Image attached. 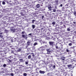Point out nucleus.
<instances>
[{
    "instance_id": "2",
    "label": "nucleus",
    "mask_w": 76,
    "mask_h": 76,
    "mask_svg": "<svg viewBox=\"0 0 76 76\" xmlns=\"http://www.w3.org/2000/svg\"><path fill=\"white\" fill-rule=\"evenodd\" d=\"M49 44L50 45H54V42H49Z\"/></svg>"
},
{
    "instance_id": "39",
    "label": "nucleus",
    "mask_w": 76,
    "mask_h": 76,
    "mask_svg": "<svg viewBox=\"0 0 76 76\" xmlns=\"http://www.w3.org/2000/svg\"><path fill=\"white\" fill-rule=\"evenodd\" d=\"M64 76H66V73H64Z\"/></svg>"
},
{
    "instance_id": "46",
    "label": "nucleus",
    "mask_w": 76,
    "mask_h": 76,
    "mask_svg": "<svg viewBox=\"0 0 76 76\" xmlns=\"http://www.w3.org/2000/svg\"><path fill=\"white\" fill-rule=\"evenodd\" d=\"M1 41H2V39H1V40H0V42H1Z\"/></svg>"
},
{
    "instance_id": "5",
    "label": "nucleus",
    "mask_w": 76,
    "mask_h": 76,
    "mask_svg": "<svg viewBox=\"0 0 76 76\" xmlns=\"http://www.w3.org/2000/svg\"><path fill=\"white\" fill-rule=\"evenodd\" d=\"M52 8V7H51V6H49L48 7V9H49V10H51V9Z\"/></svg>"
},
{
    "instance_id": "24",
    "label": "nucleus",
    "mask_w": 76,
    "mask_h": 76,
    "mask_svg": "<svg viewBox=\"0 0 76 76\" xmlns=\"http://www.w3.org/2000/svg\"><path fill=\"white\" fill-rule=\"evenodd\" d=\"M25 64H28V62H25Z\"/></svg>"
},
{
    "instance_id": "9",
    "label": "nucleus",
    "mask_w": 76,
    "mask_h": 76,
    "mask_svg": "<svg viewBox=\"0 0 76 76\" xmlns=\"http://www.w3.org/2000/svg\"><path fill=\"white\" fill-rule=\"evenodd\" d=\"M40 5L39 4H38L37 5H36V7H37V8H39L40 7Z\"/></svg>"
},
{
    "instance_id": "6",
    "label": "nucleus",
    "mask_w": 76,
    "mask_h": 76,
    "mask_svg": "<svg viewBox=\"0 0 76 76\" xmlns=\"http://www.w3.org/2000/svg\"><path fill=\"white\" fill-rule=\"evenodd\" d=\"M31 43V41H28L27 42V45H30V43Z\"/></svg>"
},
{
    "instance_id": "4",
    "label": "nucleus",
    "mask_w": 76,
    "mask_h": 76,
    "mask_svg": "<svg viewBox=\"0 0 76 76\" xmlns=\"http://www.w3.org/2000/svg\"><path fill=\"white\" fill-rule=\"evenodd\" d=\"M60 60H61L62 61H63V60H65V57H61L60 58Z\"/></svg>"
},
{
    "instance_id": "15",
    "label": "nucleus",
    "mask_w": 76,
    "mask_h": 76,
    "mask_svg": "<svg viewBox=\"0 0 76 76\" xmlns=\"http://www.w3.org/2000/svg\"><path fill=\"white\" fill-rule=\"evenodd\" d=\"M74 14L75 15V16H76V12L75 11L74 12Z\"/></svg>"
},
{
    "instance_id": "45",
    "label": "nucleus",
    "mask_w": 76,
    "mask_h": 76,
    "mask_svg": "<svg viewBox=\"0 0 76 76\" xmlns=\"http://www.w3.org/2000/svg\"><path fill=\"white\" fill-rule=\"evenodd\" d=\"M11 53H13V51H12V52H11Z\"/></svg>"
},
{
    "instance_id": "11",
    "label": "nucleus",
    "mask_w": 76,
    "mask_h": 76,
    "mask_svg": "<svg viewBox=\"0 0 76 76\" xmlns=\"http://www.w3.org/2000/svg\"><path fill=\"white\" fill-rule=\"evenodd\" d=\"M31 58V55H29L28 56V59H30Z\"/></svg>"
},
{
    "instance_id": "22",
    "label": "nucleus",
    "mask_w": 76,
    "mask_h": 76,
    "mask_svg": "<svg viewBox=\"0 0 76 76\" xmlns=\"http://www.w3.org/2000/svg\"><path fill=\"white\" fill-rule=\"evenodd\" d=\"M2 4H6V3H5V2H2Z\"/></svg>"
},
{
    "instance_id": "29",
    "label": "nucleus",
    "mask_w": 76,
    "mask_h": 76,
    "mask_svg": "<svg viewBox=\"0 0 76 76\" xmlns=\"http://www.w3.org/2000/svg\"><path fill=\"white\" fill-rule=\"evenodd\" d=\"M0 37H1V38H3V35H0Z\"/></svg>"
},
{
    "instance_id": "35",
    "label": "nucleus",
    "mask_w": 76,
    "mask_h": 76,
    "mask_svg": "<svg viewBox=\"0 0 76 76\" xmlns=\"http://www.w3.org/2000/svg\"><path fill=\"white\" fill-rule=\"evenodd\" d=\"M56 49H58V48H58V46H56Z\"/></svg>"
},
{
    "instance_id": "23",
    "label": "nucleus",
    "mask_w": 76,
    "mask_h": 76,
    "mask_svg": "<svg viewBox=\"0 0 76 76\" xmlns=\"http://www.w3.org/2000/svg\"><path fill=\"white\" fill-rule=\"evenodd\" d=\"M21 51V49H19L18 50V51Z\"/></svg>"
},
{
    "instance_id": "10",
    "label": "nucleus",
    "mask_w": 76,
    "mask_h": 76,
    "mask_svg": "<svg viewBox=\"0 0 76 76\" xmlns=\"http://www.w3.org/2000/svg\"><path fill=\"white\" fill-rule=\"evenodd\" d=\"M32 27L33 29H34L35 27V26L34 25H32Z\"/></svg>"
},
{
    "instance_id": "25",
    "label": "nucleus",
    "mask_w": 76,
    "mask_h": 76,
    "mask_svg": "<svg viewBox=\"0 0 76 76\" xmlns=\"http://www.w3.org/2000/svg\"><path fill=\"white\" fill-rule=\"evenodd\" d=\"M34 46H35L36 45H37V43H35L34 44Z\"/></svg>"
},
{
    "instance_id": "8",
    "label": "nucleus",
    "mask_w": 76,
    "mask_h": 76,
    "mask_svg": "<svg viewBox=\"0 0 76 76\" xmlns=\"http://www.w3.org/2000/svg\"><path fill=\"white\" fill-rule=\"evenodd\" d=\"M72 64H69V65H67V66L69 68L71 67H72Z\"/></svg>"
},
{
    "instance_id": "44",
    "label": "nucleus",
    "mask_w": 76,
    "mask_h": 76,
    "mask_svg": "<svg viewBox=\"0 0 76 76\" xmlns=\"http://www.w3.org/2000/svg\"><path fill=\"white\" fill-rule=\"evenodd\" d=\"M38 31H39V29L37 30V31L38 32Z\"/></svg>"
},
{
    "instance_id": "1",
    "label": "nucleus",
    "mask_w": 76,
    "mask_h": 76,
    "mask_svg": "<svg viewBox=\"0 0 76 76\" xmlns=\"http://www.w3.org/2000/svg\"><path fill=\"white\" fill-rule=\"evenodd\" d=\"M66 67H61L59 68V70L60 72H64L65 71V70H66V68L65 69Z\"/></svg>"
},
{
    "instance_id": "14",
    "label": "nucleus",
    "mask_w": 76,
    "mask_h": 76,
    "mask_svg": "<svg viewBox=\"0 0 76 76\" xmlns=\"http://www.w3.org/2000/svg\"><path fill=\"white\" fill-rule=\"evenodd\" d=\"M31 54H32V56H33V57H34V56H35V55H34V53H31Z\"/></svg>"
},
{
    "instance_id": "37",
    "label": "nucleus",
    "mask_w": 76,
    "mask_h": 76,
    "mask_svg": "<svg viewBox=\"0 0 76 76\" xmlns=\"http://www.w3.org/2000/svg\"><path fill=\"white\" fill-rule=\"evenodd\" d=\"M53 68H56V65H53Z\"/></svg>"
},
{
    "instance_id": "3",
    "label": "nucleus",
    "mask_w": 76,
    "mask_h": 76,
    "mask_svg": "<svg viewBox=\"0 0 76 76\" xmlns=\"http://www.w3.org/2000/svg\"><path fill=\"white\" fill-rule=\"evenodd\" d=\"M39 73L41 74H44V73H45V72L40 70L39 71Z\"/></svg>"
},
{
    "instance_id": "33",
    "label": "nucleus",
    "mask_w": 76,
    "mask_h": 76,
    "mask_svg": "<svg viewBox=\"0 0 76 76\" xmlns=\"http://www.w3.org/2000/svg\"><path fill=\"white\" fill-rule=\"evenodd\" d=\"M67 30H68V31H70V28H68L67 29Z\"/></svg>"
},
{
    "instance_id": "17",
    "label": "nucleus",
    "mask_w": 76,
    "mask_h": 76,
    "mask_svg": "<svg viewBox=\"0 0 76 76\" xmlns=\"http://www.w3.org/2000/svg\"><path fill=\"white\" fill-rule=\"evenodd\" d=\"M23 75L24 76H26L27 75V74L26 73H24L23 74Z\"/></svg>"
},
{
    "instance_id": "12",
    "label": "nucleus",
    "mask_w": 76,
    "mask_h": 76,
    "mask_svg": "<svg viewBox=\"0 0 76 76\" xmlns=\"http://www.w3.org/2000/svg\"><path fill=\"white\" fill-rule=\"evenodd\" d=\"M50 49H47L46 50V51H48V52H50Z\"/></svg>"
},
{
    "instance_id": "16",
    "label": "nucleus",
    "mask_w": 76,
    "mask_h": 76,
    "mask_svg": "<svg viewBox=\"0 0 76 76\" xmlns=\"http://www.w3.org/2000/svg\"><path fill=\"white\" fill-rule=\"evenodd\" d=\"M55 2L56 4L58 3V0H56V1H55Z\"/></svg>"
},
{
    "instance_id": "38",
    "label": "nucleus",
    "mask_w": 76,
    "mask_h": 76,
    "mask_svg": "<svg viewBox=\"0 0 76 76\" xmlns=\"http://www.w3.org/2000/svg\"><path fill=\"white\" fill-rule=\"evenodd\" d=\"M73 60H74V61H75L76 60V58H74L73 59Z\"/></svg>"
},
{
    "instance_id": "28",
    "label": "nucleus",
    "mask_w": 76,
    "mask_h": 76,
    "mask_svg": "<svg viewBox=\"0 0 76 76\" xmlns=\"http://www.w3.org/2000/svg\"><path fill=\"white\" fill-rule=\"evenodd\" d=\"M66 52H69V50L67 49L66 50Z\"/></svg>"
},
{
    "instance_id": "19",
    "label": "nucleus",
    "mask_w": 76,
    "mask_h": 76,
    "mask_svg": "<svg viewBox=\"0 0 76 76\" xmlns=\"http://www.w3.org/2000/svg\"><path fill=\"white\" fill-rule=\"evenodd\" d=\"M72 45V44L71 43L69 44V46H71Z\"/></svg>"
},
{
    "instance_id": "41",
    "label": "nucleus",
    "mask_w": 76,
    "mask_h": 76,
    "mask_svg": "<svg viewBox=\"0 0 76 76\" xmlns=\"http://www.w3.org/2000/svg\"><path fill=\"white\" fill-rule=\"evenodd\" d=\"M28 54H29V53H27L26 54V56H28Z\"/></svg>"
},
{
    "instance_id": "34",
    "label": "nucleus",
    "mask_w": 76,
    "mask_h": 76,
    "mask_svg": "<svg viewBox=\"0 0 76 76\" xmlns=\"http://www.w3.org/2000/svg\"><path fill=\"white\" fill-rule=\"evenodd\" d=\"M34 22H35V20H32V23H34Z\"/></svg>"
},
{
    "instance_id": "52",
    "label": "nucleus",
    "mask_w": 76,
    "mask_h": 76,
    "mask_svg": "<svg viewBox=\"0 0 76 76\" xmlns=\"http://www.w3.org/2000/svg\"><path fill=\"white\" fill-rule=\"evenodd\" d=\"M13 42V41H12V42Z\"/></svg>"
},
{
    "instance_id": "43",
    "label": "nucleus",
    "mask_w": 76,
    "mask_h": 76,
    "mask_svg": "<svg viewBox=\"0 0 76 76\" xmlns=\"http://www.w3.org/2000/svg\"><path fill=\"white\" fill-rule=\"evenodd\" d=\"M9 62H11V60H9Z\"/></svg>"
},
{
    "instance_id": "49",
    "label": "nucleus",
    "mask_w": 76,
    "mask_h": 76,
    "mask_svg": "<svg viewBox=\"0 0 76 76\" xmlns=\"http://www.w3.org/2000/svg\"><path fill=\"white\" fill-rule=\"evenodd\" d=\"M1 34H2V33H1Z\"/></svg>"
},
{
    "instance_id": "26",
    "label": "nucleus",
    "mask_w": 76,
    "mask_h": 76,
    "mask_svg": "<svg viewBox=\"0 0 76 76\" xmlns=\"http://www.w3.org/2000/svg\"><path fill=\"white\" fill-rule=\"evenodd\" d=\"M10 75L11 76H13V74L12 73H11Z\"/></svg>"
},
{
    "instance_id": "50",
    "label": "nucleus",
    "mask_w": 76,
    "mask_h": 76,
    "mask_svg": "<svg viewBox=\"0 0 76 76\" xmlns=\"http://www.w3.org/2000/svg\"><path fill=\"white\" fill-rule=\"evenodd\" d=\"M44 48H45V47H44Z\"/></svg>"
},
{
    "instance_id": "47",
    "label": "nucleus",
    "mask_w": 76,
    "mask_h": 76,
    "mask_svg": "<svg viewBox=\"0 0 76 76\" xmlns=\"http://www.w3.org/2000/svg\"><path fill=\"white\" fill-rule=\"evenodd\" d=\"M44 29V28H41V29Z\"/></svg>"
},
{
    "instance_id": "30",
    "label": "nucleus",
    "mask_w": 76,
    "mask_h": 76,
    "mask_svg": "<svg viewBox=\"0 0 76 76\" xmlns=\"http://www.w3.org/2000/svg\"><path fill=\"white\" fill-rule=\"evenodd\" d=\"M6 64H4L3 65V67H6Z\"/></svg>"
},
{
    "instance_id": "20",
    "label": "nucleus",
    "mask_w": 76,
    "mask_h": 76,
    "mask_svg": "<svg viewBox=\"0 0 76 76\" xmlns=\"http://www.w3.org/2000/svg\"><path fill=\"white\" fill-rule=\"evenodd\" d=\"M25 35H22V38H25Z\"/></svg>"
},
{
    "instance_id": "48",
    "label": "nucleus",
    "mask_w": 76,
    "mask_h": 76,
    "mask_svg": "<svg viewBox=\"0 0 76 76\" xmlns=\"http://www.w3.org/2000/svg\"><path fill=\"white\" fill-rule=\"evenodd\" d=\"M62 9H64V8H63Z\"/></svg>"
},
{
    "instance_id": "31",
    "label": "nucleus",
    "mask_w": 76,
    "mask_h": 76,
    "mask_svg": "<svg viewBox=\"0 0 76 76\" xmlns=\"http://www.w3.org/2000/svg\"><path fill=\"white\" fill-rule=\"evenodd\" d=\"M28 35H29L30 36H32V33L29 34Z\"/></svg>"
},
{
    "instance_id": "51",
    "label": "nucleus",
    "mask_w": 76,
    "mask_h": 76,
    "mask_svg": "<svg viewBox=\"0 0 76 76\" xmlns=\"http://www.w3.org/2000/svg\"><path fill=\"white\" fill-rule=\"evenodd\" d=\"M47 46V45H45V47H46Z\"/></svg>"
},
{
    "instance_id": "27",
    "label": "nucleus",
    "mask_w": 76,
    "mask_h": 76,
    "mask_svg": "<svg viewBox=\"0 0 76 76\" xmlns=\"http://www.w3.org/2000/svg\"><path fill=\"white\" fill-rule=\"evenodd\" d=\"M44 16L43 15V16H42V19H44Z\"/></svg>"
},
{
    "instance_id": "21",
    "label": "nucleus",
    "mask_w": 76,
    "mask_h": 76,
    "mask_svg": "<svg viewBox=\"0 0 76 76\" xmlns=\"http://www.w3.org/2000/svg\"><path fill=\"white\" fill-rule=\"evenodd\" d=\"M27 4H28L27 5H29L31 3H28V2H27Z\"/></svg>"
},
{
    "instance_id": "40",
    "label": "nucleus",
    "mask_w": 76,
    "mask_h": 76,
    "mask_svg": "<svg viewBox=\"0 0 76 76\" xmlns=\"http://www.w3.org/2000/svg\"><path fill=\"white\" fill-rule=\"evenodd\" d=\"M73 23H74V24H75L76 23V22H73Z\"/></svg>"
},
{
    "instance_id": "42",
    "label": "nucleus",
    "mask_w": 76,
    "mask_h": 76,
    "mask_svg": "<svg viewBox=\"0 0 76 76\" xmlns=\"http://www.w3.org/2000/svg\"><path fill=\"white\" fill-rule=\"evenodd\" d=\"M41 50H42V51H44V49H41Z\"/></svg>"
},
{
    "instance_id": "13",
    "label": "nucleus",
    "mask_w": 76,
    "mask_h": 76,
    "mask_svg": "<svg viewBox=\"0 0 76 76\" xmlns=\"http://www.w3.org/2000/svg\"><path fill=\"white\" fill-rule=\"evenodd\" d=\"M52 24L53 25H55V24H56V22H54V21L52 23Z\"/></svg>"
},
{
    "instance_id": "36",
    "label": "nucleus",
    "mask_w": 76,
    "mask_h": 76,
    "mask_svg": "<svg viewBox=\"0 0 76 76\" xmlns=\"http://www.w3.org/2000/svg\"><path fill=\"white\" fill-rule=\"evenodd\" d=\"M21 34H24V31H23L21 32Z\"/></svg>"
},
{
    "instance_id": "18",
    "label": "nucleus",
    "mask_w": 76,
    "mask_h": 76,
    "mask_svg": "<svg viewBox=\"0 0 76 76\" xmlns=\"http://www.w3.org/2000/svg\"><path fill=\"white\" fill-rule=\"evenodd\" d=\"M53 12H56V9L53 10Z\"/></svg>"
},
{
    "instance_id": "32",
    "label": "nucleus",
    "mask_w": 76,
    "mask_h": 76,
    "mask_svg": "<svg viewBox=\"0 0 76 76\" xmlns=\"http://www.w3.org/2000/svg\"><path fill=\"white\" fill-rule=\"evenodd\" d=\"M63 6V4H61L60 6L59 7H62Z\"/></svg>"
},
{
    "instance_id": "7",
    "label": "nucleus",
    "mask_w": 76,
    "mask_h": 76,
    "mask_svg": "<svg viewBox=\"0 0 76 76\" xmlns=\"http://www.w3.org/2000/svg\"><path fill=\"white\" fill-rule=\"evenodd\" d=\"M20 62H23L24 61L23 59H20Z\"/></svg>"
}]
</instances>
